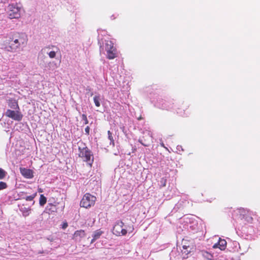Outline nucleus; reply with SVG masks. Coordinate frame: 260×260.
<instances>
[{
    "label": "nucleus",
    "mask_w": 260,
    "mask_h": 260,
    "mask_svg": "<svg viewBox=\"0 0 260 260\" xmlns=\"http://www.w3.org/2000/svg\"><path fill=\"white\" fill-rule=\"evenodd\" d=\"M79 157L82 158L84 161L87 162L90 168L92 167L94 160V157L92 152L87 148L85 144L81 142V145L78 147Z\"/></svg>",
    "instance_id": "f257e3e1"
},
{
    "label": "nucleus",
    "mask_w": 260,
    "mask_h": 260,
    "mask_svg": "<svg viewBox=\"0 0 260 260\" xmlns=\"http://www.w3.org/2000/svg\"><path fill=\"white\" fill-rule=\"evenodd\" d=\"M96 200V198L94 196L89 193H86L83 196L80 201V207L86 209L89 208L94 205Z\"/></svg>",
    "instance_id": "f03ea898"
},
{
    "label": "nucleus",
    "mask_w": 260,
    "mask_h": 260,
    "mask_svg": "<svg viewBox=\"0 0 260 260\" xmlns=\"http://www.w3.org/2000/svg\"><path fill=\"white\" fill-rule=\"evenodd\" d=\"M124 223L121 220L117 221L112 230L113 234L117 236H125L126 235L127 231L126 229L124 228Z\"/></svg>",
    "instance_id": "7ed1b4c3"
},
{
    "label": "nucleus",
    "mask_w": 260,
    "mask_h": 260,
    "mask_svg": "<svg viewBox=\"0 0 260 260\" xmlns=\"http://www.w3.org/2000/svg\"><path fill=\"white\" fill-rule=\"evenodd\" d=\"M107 52V57L109 59H113L117 56V50L111 41H107L105 44Z\"/></svg>",
    "instance_id": "20e7f679"
},
{
    "label": "nucleus",
    "mask_w": 260,
    "mask_h": 260,
    "mask_svg": "<svg viewBox=\"0 0 260 260\" xmlns=\"http://www.w3.org/2000/svg\"><path fill=\"white\" fill-rule=\"evenodd\" d=\"M139 142L144 146H148L152 142V136L150 132L146 131L143 133L142 138L139 139Z\"/></svg>",
    "instance_id": "39448f33"
},
{
    "label": "nucleus",
    "mask_w": 260,
    "mask_h": 260,
    "mask_svg": "<svg viewBox=\"0 0 260 260\" xmlns=\"http://www.w3.org/2000/svg\"><path fill=\"white\" fill-rule=\"evenodd\" d=\"M18 206L24 216L26 217L29 215L31 211V205L28 204L27 203L20 201Z\"/></svg>",
    "instance_id": "423d86ee"
},
{
    "label": "nucleus",
    "mask_w": 260,
    "mask_h": 260,
    "mask_svg": "<svg viewBox=\"0 0 260 260\" xmlns=\"http://www.w3.org/2000/svg\"><path fill=\"white\" fill-rule=\"evenodd\" d=\"M20 171L22 175L27 179L34 177V172L32 170L23 168H20Z\"/></svg>",
    "instance_id": "0eeeda50"
},
{
    "label": "nucleus",
    "mask_w": 260,
    "mask_h": 260,
    "mask_svg": "<svg viewBox=\"0 0 260 260\" xmlns=\"http://www.w3.org/2000/svg\"><path fill=\"white\" fill-rule=\"evenodd\" d=\"M226 246V241L224 239L219 238L218 242L215 244L213 246V248H218L221 250H223L225 249Z\"/></svg>",
    "instance_id": "6e6552de"
},
{
    "label": "nucleus",
    "mask_w": 260,
    "mask_h": 260,
    "mask_svg": "<svg viewBox=\"0 0 260 260\" xmlns=\"http://www.w3.org/2000/svg\"><path fill=\"white\" fill-rule=\"evenodd\" d=\"M85 235H86V233H85V232L84 230H77L75 232V233L73 235V238L74 239H76V240H77L78 239H79V240H80V239L84 237L85 236Z\"/></svg>",
    "instance_id": "1a4fd4ad"
},
{
    "label": "nucleus",
    "mask_w": 260,
    "mask_h": 260,
    "mask_svg": "<svg viewBox=\"0 0 260 260\" xmlns=\"http://www.w3.org/2000/svg\"><path fill=\"white\" fill-rule=\"evenodd\" d=\"M9 12L8 13L9 17L10 19H13L16 18V12L15 11V8L14 7L13 5H9Z\"/></svg>",
    "instance_id": "9d476101"
},
{
    "label": "nucleus",
    "mask_w": 260,
    "mask_h": 260,
    "mask_svg": "<svg viewBox=\"0 0 260 260\" xmlns=\"http://www.w3.org/2000/svg\"><path fill=\"white\" fill-rule=\"evenodd\" d=\"M5 115L13 120H16V112L15 110L8 109L5 113Z\"/></svg>",
    "instance_id": "9b49d317"
},
{
    "label": "nucleus",
    "mask_w": 260,
    "mask_h": 260,
    "mask_svg": "<svg viewBox=\"0 0 260 260\" xmlns=\"http://www.w3.org/2000/svg\"><path fill=\"white\" fill-rule=\"evenodd\" d=\"M27 41V36L25 34H22L19 36V39H17V44L19 46L26 44Z\"/></svg>",
    "instance_id": "f8f14e48"
},
{
    "label": "nucleus",
    "mask_w": 260,
    "mask_h": 260,
    "mask_svg": "<svg viewBox=\"0 0 260 260\" xmlns=\"http://www.w3.org/2000/svg\"><path fill=\"white\" fill-rule=\"evenodd\" d=\"M103 233L104 232L101 230H98L94 231L92 236L93 238L91 241V243H93L95 240L99 239Z\"/></svg>",
    "instance_id": "ddd939ff"
},
{
    "label": "nucleus",
    "mask_w": 260,
    "mask_h": 260,
    "mask_svg": "<svg viewBox=\"0 0 260 260\" xmlns=\"http://www.w3.org/2000/svg\"><path fill=\"white\" fill-rule=\"evenodd\" d=\"M37 192L33 193L32 194L28 196H26L23 198L24 200H21L22 202L27 203L28 201H32V205H34L35 201H34V198L37 196Z\"/></svg>",
    "instance_id": "4468645a"
},
{
    "label": "nucleus",
    "mask_w": 260,
    "mask_h": 260,
    "mask_svg": "<svg viewBox=\"0 0 260 260\" xmlns=\"http://www.w3.org/2000/svg\"><path fill=\"white\" fill-rule=\"evenodd\" d=\"M188 106L186 105L181 106L180 108H178V111H177V114L181 116H185V110H186Z\"/></svg>",
    "instance_id": "2eb2a0df"
},
{
    "label": "nucleus",
    "mask_w": 260,
    "mask_h": 260,
    "mask_svg": "<svg viewBox=\"0 0 260 260\" xmlns=\"http://www.w3.org/2000/svg\"><path fill=\"white\" fill-rule=\"evenodd\" d=\"M245 212V210L243 208L238 209L237 210L234 211V213L233 214L234 216H238L239 214V218H242L243 217L242 216L244 215V213Z\"/></svg>",
    "instance_id": "dca6fc26"
},
{
    "label": "nucleus",
    "mask_w": 260,
    "mask_h": 260,
    "mask_svg": "<svg viewBox=\"0 0 260 260\" xmlns=\"http://www.w3.org/2000/svg\"><path fill=\"white\" fill-rule=\"evenodd\" d=\"M202 254L203 256L208 260H212L213 258V256L212 255V254H211V253L206 251H202Z\"/></svg>",
    "instance_id": "f3484780"
},
{
    "label": "nucleus",
    "mask_w": 260,
    "mask_h": 260,
    "mask_svg": "<svg viewBox=\"0 0 260 260\" xmlns=\"http://www.w3.org/2000/svg\"><path fill=\"white\" fill-rule=\"evenodd\" d=\"M46 198L43 194H41L39 199V204L40 206H43L46 203Z\"/></svg>",
    "instance_id": "a211bd4d"
},
{
    "label": "nucleus",
    "mask_w": 260,
    "mask_h": 260,
    "mask_svg": "<svg viewBox=\"0 0 260 260\" xmlns=\"http://www.w3.org/2000/svg\"><path fill=\"white\" fill-rule=\"evenodd\" d=\"M108 139L110 141V144L112 145L113 146H115L114 140V139H113V137L112 136V134L110 131H108Z\"/></svg>",
    "instance_id": "6ab92c4d"
},
{
    "label": "nucleus",
    "mask_w": 260,
    "mask_h": 260,
    "mask_svg": "<svg viewBox=\"0 0 260 260\" xmlns=\"http://www.w3.org/2000/svg\"><path fill=\"white\" fill-rule=\"evenodd\" d=\"M100 101V96L96 95L93 98L94 103L95 106L98 107H100L101 105Z\"/></svg>",
    "instance_id": "aec40b11"
},
{
    "label": "nucleus",
    "mask_w": 260,
    "mask_h": 260,
    "mask_svg": "<svg viewBox=\"0 0 260 260\" xmlns=\"http://www.w3.org/2000/svg\"><path fill=\"white\" fill-rule=\"evenodd\" d=\"M7 175V172L3 169L0 168V179L4 178Z\"/></svg>",
    "instance_id": "412c9836"
},
{
    "label": "nucleus",
    "mask_w": 260,
    "mask_h": 260,
    "mask_svg": "<svg viewBox=\"0 0 260 260\" xmlns=\"http://www.w3.org/2000/svg\"><path fill=\"white\" fill-rule=\"evenodd\" d=\"M160 186L161 187H165L167 184V179L166 178L162 177L160 179Z\"/></svg>",
    "instance_id": "4be33fe9"
},
{
    "label": "nucleus",
    "mask_w": 260,
    "mask_h": 260,
    "mask_svg": "<svg viewBox=\"0 0 260 260\" xmlns=\"http://www.w3.org/2000/svg\"><path fill=\"white\" fill-rule=\"evenodd\" d=\"M8 105L10 108L15 109V107L16 105V102L15 100L10 101Z\"/></svg>",
    "instance_id": "5701e85b"
},
{
    "label": "nucleus",
    "mask_w": 260,
    "mask_h": 260,
    "mask_svg": "<svg viewBox=\"0 0 260 260\" xmlns=\"http://www.w3.org/2000/svg\"><path fill=\"white\" fill-rule=\"evenodd\" d=\"M82 120L84 121V124H87L88 123V120L87 119V116L85 114H83L81 115Z\"/></svg>",
    "instance_id": "b1692460"
},
{
    "label": "nucleus",
    "mask_w": 260,
    "mask_h": 260,
    "mask_svg": "<svg viewBox=\"0 0 260 260\" xmlns=\"http://www.w3.org/2000/svg\"><path fill=\"white\" fill-rule=\"evenodd\" d=\"M7 187V184L4 182H0V190Z\"/></svg>",
    "instance_id": "393cba45"
},
{
    "label": "nucleus",
    "mask_w": 260,
    "mask_h": 260,
    "mask_svg": "<svg viewBox=\"0 0 260 260\" xmlns=\"http://www.w3.org/2000/svg\"><path fill=\"white\" fill-rule=\"evenodd\" d=\"M48 55L51 58H53L56 56V52L54 51H52L48 53Z\"/></svg>",
    "instance_id": "a878e982"
},
{
    "label": "nucleus",
    "mask_w": 260,
    "mask_h": 260,
    "mask_svg": "<svg viewBox=\"0 0 260 260\" xmlns=\"http://www.w3.org/2000/svg\"><path fill=\"white\" fill-rule=\"evenodd\" d=\"M181 252L182 253V254H184L183 256L185 257V256H187L190 253V250H188L187 249L186 250H182Z\"/></svg>",
    "instance_id": "bb28decb"
},
{
    "label": "nucleus",
    "mask_w": 260,
    "mask_h": 260,
    "mask_svg": "<svg viewBox=\"0 0 260 260\" xmlns=\"http://www.w3.org/2000/svg\"><path fill=\"white\" fill-rule=\"evenodd\" d=\"M85 132L86 133V134L88 135L89 134L90 132V127L89 126H87L85 128Z\"/></svg>",
    "instance_id": "cd10ccee"
},
{
    "label": "nucleus",
    "mask_w": 260,
    "mask_h": 260,
    "mask_svg": "<svg viewBox=\"0 0 260 260\" xmlns=\"http://www.w3.org/2000/svg\"><path fill=\"white\" fill-rule=\"evenodd\" d=\"M22 115L19 114L17 112V121L20 120L22 118Z\"/></svg>",
    "instance_id": "c85d7f7f"
},
{
    "label": "nucleus",
    "mask_w": 260,
    "mask_h": 260,
    "mask_svg": "<svg viewBox=\"0 0 260 260\" xmlns=\"http://www.w3.org/2000/svg\"><path fill=\"white\" fill-rule=\"evenodd\" d=\"M189 247V245H183L182 246L183 250H186Z\"/></svg>",
    "instance_id": "c756f323"
},
{
    "label": "nucleus",
    "mask_w": 260,
    "mask_h": 260,
    "mask_svg": "<svg viewBox=\"0 0 260 260\" xmlns=\"http://www.w3.org/2000/svg\"><path fill=\"white\" fill-rule=\"evenodd\" d=\"M160 146L164 148H165V149H166L167 150H168V149L167 147H166L165 146V144L163 143H160Z\"/></svg>",
    "instance_id": "7c9ffc66"
},
{
    "label": "nucleus",
    "mask_w": 260,
    "mask_h": 260,
    "mask_svg": "<svg viewBox=\"0 0 260 260\" xmlns=\"http://www.w3.org/2000/svg\"><path fill=\"white\" fill-rule=\"evenodd\" d=\"M68 226V223H64L63 224V229H66L67 227Z\"/></svg>",
    "instance_id": "2f4dec72"
},
{
    "label": "nucleus",
    "mask_w": 260,
    "mask_h": 260,
    "mask_svg": "<svg viewBox=\"0 0 260 260\" xmlns=\"http://www.w3.org/2000/svg\"><path fill=\"white\" fill-rule=\"evenodd\" d=\"M38 192H43V189L41 188H39L38 189Z\"/></svg>",
    "instance_id": "473e14b6"
},
{
    "label": "nucleus",
    "mask_w": 260,
    "mask_h": 260,
    "mask_svg": "<svg viewBox=\"0 0 260 260\" xmlns=\"http://www.w3.org/2000/svg\"><path fill=\"white\" fill-rule=\"evenodd\" d=\"M142 119V117L141 116H140L138 118V120H140Z\"/></svg>",
    "instance_id": "72a5a7b5"
},
{
    "label": "nucleus",
    "mask_w": 260,
    "mask_h": 260,
    "mask_svg": "<svg viewBox=\"0 0 260 260\" xmlns=\"http://www.w3.org/2000/svg\"><path fill=\"white\" fill-rule=\"evenodd\" d=\"M49 205L50 206H53L52 204H50H50H49Z\"/></svg>",
    "instance_id": "f704fd0d"
},
{
    "label": "nucleus",
    "mask_w": 260,
    "mask_h": 260,
    "mask_svg": "<svg viewBox=\"0 0 260 260\" xmlns=\"http://www.w3.org/2000/svg\"><path fill=\"white\" fill-rule=\"evenodd\" d=\"M14 43H16V40H14Z\"/></svg>",
    "instance_id": "c9c22d12"
}]
</instances>
